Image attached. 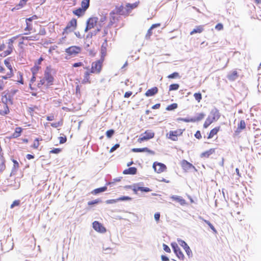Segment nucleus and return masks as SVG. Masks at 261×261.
I'll return each mask as SVG.
<instances>
[{"instance_id": "f257e3e1", "label": "nucleus", "mask_w": 261, "mask_h": 261, "mask_svg": "<svg viewBox=\"0 0 261 261\" xmlns=\"http://www.w3.org/2000/svg\"><path fill=\"white\" fill-rule=\"evenodd\" d=\"M220 117V114L218 110L215 108L211 110L210 115L205 121L203 127L204 128H207L214 121H216L218 120Z\"/></svg>"}, {"instance_id": "f03ea898", "label": "nucleus", "mask_w": 261, "mask_h": 261, "mask_svg": "<svg viewBox=\"0 0 261 261\" xmlns=\"http://www.w3.org/2000/svg\"><path fill=\"white\" fill-rule=\"evenodd\" d=\"M52 69L49 67H47L44 74V79L47 82L46 86L52 85L54 82V77L52 75Z\"/></svg>"}, {"instance_id": "7ed1b4c3", "label": "nucleus", "mask_w": 261, "mask_h": 261, "mask_svg": "<svg viewBox=\"0 0 261 261\" xmlns=\"http://www.w3.org/2000/svg\"><path fill=\"white\" fill-rule=\"evenodd\" d=\"M77 25V21L75 18H72L67 24L64 29L63 34H68L75 30Z\"/></svg>"}, {"instance_id": "20e7f679", "label": "nucleus", "mask_w": 261, "mask_h": 261, "mask_svg": "<svg viewBox=\"0 0 261 261\" xmlns=\"http://www.w3.org/2000/svg\"><path fill=\"white\" fill-rule=\"evenodd\" d=\"M98 18L97 17H91L89 18L86 22V27L85 29V32H87L88 30L94 28L95 27H97L98 26Z\"/></svg>"}, {"instance_id": "39448f33", "label": "nucleus", "mask_w": 261, "mask_h": 261, "mask_svg": "<svg viewBox=\"0 0 261 261\" xmlns=\"http://www.w3.org/2000/svg\"><path fill=\"white\" fill-rule=\"evenodd\" d=\"M82 51V48L77 46H71L65 49V52L70 56H75Z\"/></svg>"}, {"instance_id": "423d86ee", "label": "nucleus", "mask_w": 261, "mask_h": 261, "mask_svg": "<svg viewBox=\"0 0 261 261\" xmlns=\"http://www.w3.org/2000/svg\"><path fill=\"white\" fill-rule=\"evenodd\" d=\"M154 133L151 130H147L144 133L140 135V138L138 139V142L141 143L143 141L149 140L154 137Z\"/></svg>"}, {"instance_id": "0eeeda50", "label": "nucleus", "mask_w": 261, "mask_h": 261, "mask_svg": "<svg viewBox=\"0 0 261 261\" xmlns=\"http://www.w3.org/2000/svg\"><path fill=\"white\" fill-rule=\"evenodd\" d=\"M14 39L11 38L8 40L7 43L8 45L7 46V49L5 50L1 55L2 56L6 57L9 55H10L13 51L14 49L13 46V42Z\"/></svg>"}, {"instance_id": "6e6552de", "label": "nucleus", "mask_w": 261, "mask_h": 261, "mask_svg": "<svg viewBox=\"0 0 261 261\" xmlns=\"http://www.w3.org/2000/svg\"><path fill=\"white\" fill-rule=\"evenodd\" d=\"M102 62L100 61H97L93 62L90 72L92 73H99L101 69Z\"/></svg>"}, {"instance_id": "1a4fd4ad", "label": "nucleus", "mask_w": 261, "mask_h": 261, "mask_svg": "<svg viewBox=\"0 0 261 261\" xmlns=\"http://www.w3.org/2000/svg\"><path fill=\"white\" fill-rule=\"evenodd\" d=\"M2 101L4 105H8V104H12V96L8 94V92L4 91L2 93Z\"/></svg>"}, {"instance_id": "9d476101", "label": "nucleus", "mask_w": 261, "mask_h": 261, "mask_svg": "<svg viewBox=\"0 0 261 261\" xmlns=\"http://www.w3.org/2000/svg\"><path fill=\"white\" fill-rule=\"evenodd\" d=\"M182 133V132L181 129L171 130L167 134V136L169 139L172 141H176L177 140V137L181 135Z\"/></svg>"}, {"instance_id": "9b49d317", "label": "nucleus", "mask_w": 261, "mask_h": 261, "mask_svg": "<svg viewBox=\"0 0 261 261\" xmlns=\"http://www.w3.org/2000/svg\"><path fill=\"white\" fill-rule=\"evenodd\" d=\"M153 168L155 172L158 173L166 171L167 167L166 165L163 163L154 162L153 164Z\"/></svg>"}, {"instance_id": "f8f14e48", "label": "nucleus", "mask_w": 261, "mask_h": 261, "mask_svg": "<svg viewBox=\"0 0 261 261\" xmlns=\"http://www.w3.org/2000/svg\"><path fill=\"white\" fill-rule=\"evenodd\" d=\"M171 246L174 253H175L177 257L180 259L183 260L184 259L185 256L183 253L181 251L180 249L178 247V245L176 243H172L171 244Z\"/></svg>"}, {"instance_id": "ddd939ff", "label": "nucleus", "mask_w": 261, "mask_h": 261, "mask_svg": "<svg viewBox=\"0 0 261 261\" xmlns=\"http://www.w3.org/2000/svg\"><path fill=\"white\" fill-rule=\"evenodd\" d=\"M93 228L94 230H95L96 231L103 233L106 232V228L102 225L101 223L98 222V221H94L93 222Z\"/></svg>"}, {"instance_id": "4468645a", "label": "nucleus", "mask_w": 261, "mask_h": 261, "mask_svg": "<svg viewBox=\"0 0 261 261\" xmlns=\"http://www.w3.org/2000/svg\"><path fill=\"white\" fill-rule=\"evenodd\" d=\"M132 198L128 196H122L115 199H109L106 201L107 204H114L119 201L130 200Z\"/></svg>"}, {"instance_id": "2eb2a0df", "label": "nucleus", "mask_w": 261, "mask_h": 261, "mask_svg": "<svg viewBox=\"0 0 261 261\" xmlns=\"http://www.w3.org/2000/svg\"><path fill=\"white\" fill-rule=\"evenodd\" d=\"M181 166L185 170H188L192 168L196 170L195 167L191 163L186 160H183L181 162Z\"/></svg>"}, {"instance_id": "dca6fc26", "label": "nucleus", "mask_w": 261, "mask_h": 261, "mask_svg": "<svg viewBox=\"0 0 261 261\" xmlns=\"http://www.w3.org/2000/svg\"><path fill=\"white\" fill-rule=\"evenodd\" d=\"M134 152H147L151 154H154V152L152 150H150L147 147H144L142 148H133L132 149Z\"/></svg>"}, {"instance_id": "f3484780", "label": "nucleus", "mask_w": 261, "mask_h": 261, "mask_svg": "<svg viewBox=\"0 0 261 261\" xmlns=\"http://www.w3.org/2000/svg\"><path fill=\"white\" fill-rule=\"evenodd\" d=\"M116 12L120 15L128 14V11L126 10V6L122 5L116 8Z\"/></svg>"}, {"instance_id": "a211bd4d", "label": "nucleus", "mask_w": 261, "mask_h": 261, "mask_svg": "<svg viewBox=\"0 0 261 261\" xmlns=\"http://www.w3.org/2000/svg\"><path fill=\"white\" fill-rule=\"evenodd\" d=\"M173 200L179 202L181 205H183L185 204L186 201L184 199H183L181 196H177V195H173L171 197Z\"/></svg>"}, {"instance_id": "6ab92c4d", "label": "nucleus", "mask_w": 261, "mask_h": 261, "mask_svg": "<svg viewBox=\"0 0 261 261\" xmlns=\"http://www.w3.org/2000/svg\"><path fill=\"white\" fill-rule=\"evenodd\" d=\"M158 89L157 87H153L148 89L145 93V95L147 97L152 96L158 93Z\"/></svg>"}, {"instance_id": "aec40b11", "label": "nucleus", "mask_w": 261, "mask_h": 261, "mask_svg": "<svg viewBox=\"0 0 261 261\" xmlns=\"http://www.w3.org/2000/svg\"><path fill=\"white\" fill-rule=\"evenodd\" d=\"M137 173V168L135 167H130L123 171L124 174L134 175Z\"/></svg>"}, {"instance_id": "412c9836", "label": "nucleus", "mask_w": 261, "mask_h": 261, "mask_svg": "<svg viewBox=\"0 0 261 261\" xmlns=\"http://www.w3.org/2000/svg\"><path fill=\"white\" fill-rule=\"evenodd\" d=\"M204 30L203 25H198L190 32V35H192L195 33H200Z\"/></svg>"}, {"instance_id": "4be33fe9", "label": "nucleus", "mask_w": 261, "mask_h": 261, "mask_svg": "<svg viewBox=\"0 0 261 261\" xmlns=\"http://www.w3.org/2000/svg\"><path fill=\"white\" fill-rule=\"evenodd\" d=\"M215 152L214 149H210L208 150H207L205 152H202L200 156L201 158H208L211 154H212Z\"/></svg>"}, {"instance_id": "5701e85b", "label": "nucleus", "mask_w": 261, "mask_h": 261, "mask_svg": "<svg viewBox=\"0 0 261 261\" xmlns=\"http://www.w3.org/2000/svg\"><path fill=\"white\" fill-rule=\"evenodd\" d=\"M138 6V3H135L134 4H127L126 5V10L128 11V14L134 9L137 7Z\"/></svg>"}, {"instance_id": "b1692460", "label": "nucleus", "mask_w": 261, "mask_h": 261, "mask_svg": "<svg viewBox=\"0 0 261 261\" xmlns=\"http://www.w3.org/2000/svg\"><path fill=\"white\" fill-rule=\"evenodd\" d=\"M85 11H86L84 9L82 8H79L73 11V13L74 15L78 16L79 17H80L84 14Z\"/></svg>"}, {"instance_id": "393cba45", "label": "nucleus", "mask_w": 261, "mask_h": 261, "mask_svg": "<svg viewBox=\"0 0 261 261\" xmlns=\"http://www.w3.org/2000/svg\"><path fill=\"white\" fill-rule=\"evenodd\" d=\"M238 73L236 71H233L227 75V78L230 81H234L238 77Z\"/></svg>"}, {"instance_id": "a878e982", "label": "nucleus", "mask_w": 261, "mask_h": 261, "mask_svg": "<svg viewBox=\"0 0 261 261\" xmlns=\"http://www.w3.org/2000/svg\"><path fill=\"white\" fill-rule=\"evenodd\" d=\"M37 18V16L36 15H33L32 17H29L26 19V23L27 27L25 28V30H30V24L29 23V21H32L33 19H36Z\"/></svg>"}, {"instance_id": "bb28decb", "label": "nucleus", "mask_w": 261, "mask_h": 261, "mask_svg": "<svg viewBox=\"0 0 261 261\" xmlns=\"http://www.w3.org/2000/svg\"><path fill=\"white\" fill-rule=\"evenodd\" d=\"M219 127H217L212 129L207 137L208 139L212 138L214 135H216L219 130Z\"/></svg>"}, {"instance_id": "cd10ccee", "label": "nucleus", "mask_w": 261, "mask_h": 261, "mask_svg": "<svg viewBox=\"0 0 261 261\" xmlns=\"http://www.w3.org/2000/svg\"><path fill=\"white\" fill-rule=\"evenodd\" d=\"M90 5V0H83L81 3L82 8L85 11L89 8Z\"/></svg>"}, {"instance_id": "c85d7f7f", "label": "nucleus", "mask_w": 261, "mask_h": 261, "mask_svg": "<svg viewBox=\"0 0 261 261\" xmlns=\"http://www.w3.org/2000/svg\"><path fill=\"white\" fill-rule=\"evenodd\" d=\"M204 116L205 114L204 113H201L198 114L196 117L193 118L194 122L201 120L202 119H203Z\"/></svg>"}, {"instance_id": "c756f323", "label": "nucleus", "mask_w": 261, "mask_h": 261, "mask_svg": "<svg viewBox=\"0 0 261 261\" xmlns=\"http://www.w3.org/2000/svg\"><path fill=\"white\" fill-rule=\"evenodd\" d=\"M199 218L201 220H202L203 221H204V222L207 224L209 227L211 228V229L215 232V233H216L217 232V231L216 230V229L215 228L214 226L213 225V224L208 221L207 220H204L201 216H200L199 217Z\"/></svg>"}, {"instance_id": "7c9ffc66", "label": "nucleus", "mask_w": 261, "mask_h": 261, "mask_svg": "<svg viewBox=\"0 0 261 261\" xmlns=\"http://www.w3.org/2000/svg\"><path fill=\"white\" fill-rule=\"evenodd\" d=\"M16 81L21 84H23V74L20 71L17 72V80Z\"/></svg>"}, {"instance_id": "2f4dec72", "label": "nucleus", "mask_w": 261, "mask_h": 261, "mask_svg": "<svg viewBox=\"0 0 261 261\" xmlns=\"http://www.w3.org/2000/svg\"><path fill=\"white\" fill-rule=\"evenodd\" d=\"M89 75H90V73L88 71H87L85 73L84 79L82 81V83L85 84L87 83H90Z\"/></svg>"}, {"instance_id": "473e14b6", "label": "nucleus", "mask_w": 261, "mask_h": 261, "mask_svg": "<svg viewBox=\"0 0 261 261\" xmlns=\"http://www.w3.org/2000/svg\"><path fill=\"white\" fill-rule=\"evenodd\" d=\"M9 109L8 105H4V110L0 111V115H6L9 113Z\"/></svg>"}, {"instance_id": "72a5a7b5", "label": "nucleus", "mask_w": 261, "mask_h": 261, "mask_svg": "<svg viewBox=\"0 0 261 261\" xmlns=\"http://www.w3.org/2000/svg\"><path fill=\"white\" fill-rule=\"evenodd\" d=\"M40 66L36 65H34V66L31 68V71L32 72L33 75H35L40 69Z\"/></svg>"}, {"instance_id": "f704fd0d", "label": "nucleus", "mask_w": 261, "mask_h": 261, "mask_svg": "<svg viewBox=\"0 0 261 261\" xmlns=\"http://www.w3.org/2000/svg\"><path fill=\"white\" fill-rule=\"evenodd\" d=\"M22 131V129L21 127H16L15 129V132L13 134V136L14 138H17L20 136L21 133Z\"/></svg>"}, {"instance_id": "c9c22d12", "label": "nucleus", "mask_w": 261, "mask_h": 261, "mask_svg": "<svg viewBox=\"0 0 261 261\" xmlns=\"http://www.w3.org/2000/svg\"><path fill=\"white\" fill-rule=\"evenodd\" d=\"M107 187L105 186V187H101V188H97V189H95L94 191H93V193H94L95 194H98L100 192H105L107 190Z\"/></svg>"}, {"instance_id": "e433bc0d", "label": "nucleus", "mask_w": 261, "mask_h": 261, "mask_svg": "<svg viewBox=\"0 0 261 261\" xmlns=\"http://www.w3.org/2000/svg\"><path fill=\"white\" fill-rule=\"evenodd\" d=\"M246 128V123L244 120H241L238 124V129H244Z\"/></svg>"}, {"instance_id": "4c0bfd02", "label": "nucleus", "mask_w": 261, "mask_h": 261, "mask_svg": "<svg viewBox=\"0 0 261 261\" xmlns=\"http://www.w3.org/2000/svg\"><path fill=\"white\" fill-rule=\"evenodd\" d=\"M177 108V104L174 103L170 105H169L167 108L166 110L167 111H172L173 110Z\"/></svg>"}, {"instance_id": "58836bf2", "label": "nucleus", "mask_w": 261, "mask_h": 261, "mask_svg": "<svg viewBox=\"0 0 261 261\" xmlns=\"http://www.w3.org/2000/svg\"><path fill=\"white\" fill-rule=\"evenodd\" d=\"M178 121H182L186 122H194V120L193 118H178L177 119Z\"/></svg>"}, {"instance_id": "ea45409f", "label": "nucleus", "mask_w": 261, "mask_h": 261, "mask_svg": "<svg viewBox=\"0 0 261 261\" xmlns=\"http://www.w3.org/2000/svg\"><path fill=\"white\" fill-rule=\"evenodd\" d=\"M4 64L6 65V66L9 69L10 71H11L13 72V68L12 66L11 65L8 59H6L4 61Z\"/></svg>"}, {"instance_id": "a19ab883", "label": "nucleus", "mask_w": 261, "mask_h": 261, "mask_svg": "<svg viewBox=\"0 0 261 261\" xmlns=\"http://www.w3.org/2000/svg\"><path fill=\"white\" fill-rule=\"evenodd\" d=\"M179 87V86L177 84H171L169 86V90L172 91V90H177Z\"/></svg>"}, {"instance_id": "79ce46f5", "label": "nucleus", "mask_w": 261, "mask_h": 261, "mask_svg": "<svg viewBox=\"0 0 261 261\" xmlns=\"http://www.w3.org/2000/svg\"><path fill=\"white\" fill-rule=\"evenodd\" d=\"M177 242L178 244L184 248V249L187 247V246H189L187 243H186L184 240H182L181 239L177 240Z\"/></svg>"}, {"instance_id": "37998d69", "label": "nucleus", "mask_w": 261, "mask_h": 261, "mask_svg": "<svg viewBox=\"0 0 261 261\" xmlns=\"http://www.w3.org/2000/svg\"><path fill=\"white\" fill-rule=\"evenodd\" d=\"M188 256L190 258L192 256V252L190 249V248L189 247V246H187V247H186V248L184 249Z\"/></svg>"}, {"instance_id": "c03bdc74", "label": "nucleus", "mask_w": 261, "mask_h": 261, "mask_svg": "<svg viewBox=\"0 0 261 261\" xmlns=\"http://www.w3.org/2000/svg\"><path fill=\"white\" fill-rule=\"evenodd\" d=\"M13 73L11 71L8 72L6 75L0 76V78H2V80H7L12 76Z\"/></svg>"}, {"instance_id": "a18cd8bd", "label": "nucleus", "mask_w": 261, "mask_h": 261, "mask_svg": "<svg viewBox=\"0 0 261 261\" xmlns=\"http://www.w3.org/2000/svg\"><path fill=\"white\" fill-rule=\"evenodd\" d=\"M101 28V24L100 23L98 24V26L96 27V29L93 31L92 32H91L92 33L93 36H95L97 34L98 32H99Z\"/></svg>"}, {"instance_id": "49530a36", "label": "nucleus", "mask_w": 261, "mask_h": 261, "mask_svg": "<svg viewBox=\"0 0 261 261\" xmlns=\"http://www.w3.org/2000/svg\"><path fill=\"white\" fill-rule=\"evenodd\" d=\"M194 97L198 102H200L202 99V96L200 93H195L194 94Z\"/></svg>"}, {"instance_id": "de8ad7c7", "label": "nucleus", "mask_w": 261, "mask_h": 261, "mask_svg": "<svg viewBox=\"0 0 261 261\" xmlns=\"http://www.w3.org/2000/svg\"><path fill=\"white\" fill-rule=\"evenodd\" d=\"M100 202H101L100 200H99V199H95V200H92V201H89L88 202V204L89 205H94V204H95L99 203Z\"/></svg>"}, {"instance_id": "09e8293b", "label": "nucleus", "mask_w": 261, "mask_h": 261, "mask_svg": "<svg viewBox=\"0 0 261 261\" xmlns=\"http://www.w3.org/2000/svg\"><path fill=\"white\" fill-rule=\"evenodd\" d=\"M114 130L113 129H110L107 131L106 136L108 138H110L114 134Z\"/></svg>"}, {"instance_id": "8fccbe9b", "label": "nucleus", "mask_w": 261, "mask_h": 261, "mask_svg": "<svg viewBox=\"0 0 261 261\" xmlns=\"http://www.w3.org/2000/svg\"><path fill=\"white\" fill-rule=\"evenodd\" d=\"M36 36H28V37H23V39H26L28 40H37L38 39L36 38Z\"/></svg>"}, {"instance_id": "3c124183", "label": "nucleus", "mask_w": 261, "mask_h": 261, "mask_svg": "<svg viewBox=\"0 0 261 261\" xmlns=\"http://www.w3.org/2000/svg\"><path fill=\"white\" fill-rule=\"evenodd\" d=\"M39 139L38 138H37L35 139L34 143L33 145V147L34 148L37 149L39 147Z\"/></svg>"}, {"instance_id": "603ef678", "label": "nucleus", "mask_w": 261, "mask_h": 261, "mask_svg": "<svg viewBox=\"0 0 261 261\" xmlns=\"http://www.w3.org/2000/svg\"><path fill=\"white\" fill-rule=\"evenodd\" d=\"M20 204V201L19 200H15L13 201L12 204L11 205L10 207L11 208H14L15 206H18Z\"/></svg>"}, {"instance_id": "864d4df0", "label": "nucleus", "mask_w": 261, "mask_h": 261, "mask_svg": "<svg viewBox=\"0 0 261 261\" xmlns=\"http://www.w3.org/2000/svg\"><path fill=\"white\" fill-rule=\"evenodd\" d=\"M139 189L140 190V191L145 192H150L151 191L149 188H147V187H141L140 188H139Z\"/></svg>"}, {"instance_id": "5fc2aeb1", "label": "nucleus", "mask_w": 261, "mask_h": 261, "mask_svg": "<svg viewBox=\"0 0 261 261\" xmlns=\"http://www.w3.org/2000/svg\"><path fill=\"white\" fill-rule=\"evenodd\" d=\"M18 92V90L17 89H11L9 92L8 94H10L12 96V98L13 96Z\"/></svg>"}, {"instance_id": "6e6d98bb", "label": "nucleus", "mask_w": 261, "mask_h": 261, "mask_svg": "<svg viewBox=\"0 0 261 261\" xmlns=\"http://www.w3.org/2000/svg\"><path fill=\"white\" fill-rule=\"evenodd\" d=\"M45 80L44 78L41 79L40 81L38 83L37 87L38 88H40L42 85L45 84Z\"/></svg>"}, {"instance_id": "4d7b16f0", "label": "nucleus", "mask_w": 261, "mask_h": 261, "mask_svg": "<svg viewBox=\"0 0 261 261\" xmlns=\"http://www.w3.org/2000/svg\"><path fill=\"white\" fill-rule=\"evenodd\" d=\"M179 74L177 72H174L169 75H168V77L170 79H174L176 78V77L178 76Z\"/></svg>"}, {"instance_id": "13d9d810", "label": "nucleus", "mask_w": 261, "mask_h": 261, "mask_svg": "<svg viewBox=\"0 0 261 261\" xmlns=\"http://www.w3.org/2000/svg\"><path fill=\"white\" fill-rule=\"evenodd\" d=\"M5 162L3 160L0 164V172H3L5 169Z\"/></svg>"}, {"instance_id": "bf43d9fd", "label": "nucleus", "mask_w": 261, "mask_h": 261, "mask_svg": "<svg viewBox=\"0 0 261 261\" xmlns=\"http://www.w3.org/2000/svg\"><path fill=\"white\" fill-rule=\"evenodd\" d=\"M61 151L60 148H54V149L50 151V153H59Z\"/></svg>"}, {"instance_id": "052dcab7", "label": "nucleus", "mask_w": 261, "mask_h": 261, "mask_svg": "<svg viewBox=\"0 0 261 261\" xmlns=\"http://www.w3.org/2000/svg\"><path fill=\"white\" fill-rule=\"evenodd\" d=\"M59 139L60 140V144L64 143L65 142H66V141L67 140L66 137L65 136V137H60L59 138Z\"/></svg>"}, {"instance_id": "680f3d73", "label": "nucleus", "mask_w": 261, "mask_h": 261, "mask_svg": "<svg viewBox=\"0 0 261 261\" xmlns=\"http://www.w3.org/2000/svg\"><path fill=\"white\" fill-rule=\"evenodd\" d=\"M43 60L44 59L42 57H40L37 61L35 62V64L38 66H40Z\"/></svg>"}, {"instance_id": "e2e57ef3", "label": "nucleus", "mask_w": 261, "mask_h": 261, "mask_svg": "<svg viewBox=\"0 0 261 261\" xmlns=\"http://www.w3.org/2000/svg\"><path fill=\"white\" fill-rule=\"evenodd\" d=\"M119 144H115L114 146H113L110 150V152H113V151H114L115 150H116L119 147Z\"/></svg>"}, {"instance_id": "0e129e2a", "label": "nucleus", "mask_w": 261, "mask_h": 261, "mask_svg": "<svg viewBox=\"0 0 261 261\" xmlns=\"http://www.w3.org/2000/svg\"><path fill=\"white\" fill-rule=\"evenodd\" d=\"M223 28V26L222 24H221V23H218L215 26V29L218 31H220V30H222Z\"/></svg>"}, {"instance_id": "69168bd1", "label": "nucleus", "mask_w": 261, "mask_h": 261, "mask_svg": "<svg viewBox=\"0 0 261 261\" xmlns=\"http://www.w3.org/2000/svg\"><path fill=\"white\" fill-rule=\"evenodd\" d=\"M163 249L166 252H170L171 250L170 248L166 244H163Z\"/></svg>"}, {"instance_id": "338daca9", "label": "nucleus", "mask_w": 261, "mask_h": 261, "mask_svg": "<svg viewBox=\"0 0 261 261\" xmlns=\"http://www.w3.org/2000/svg\"><path fill=\"white\" fill-rule=\"evenodd\" d=\"M13 162L14 163V165H13V169H17L19 167V164L18 163V162L15 160H13Z\"/></svg>"}, {"instance_id": "774afa93", "label": "nucleus", "mask_w": 261, "mask_h": 261, "mask_svg": "<svg viewBox=\"0 0 261 261\" xmlns=\"http://www.w3.org/2000/svg\"><path fill=\"white\" fill-rule=\"evenodd\" d=\"M154 217L155 221L158 222L160 220V214L159 213H156L154 214Z\"/></svg>"}]
</instances>
